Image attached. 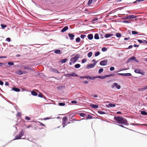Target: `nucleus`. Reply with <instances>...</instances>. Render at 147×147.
<instances>
[{"label":"nucleus","mask_w":147,"mask_h":147,"mask_svg":"<svg viewBox=\"0 0 147 147\" xmlns=\"http://www.w3.org/2000/svg\"><path fill=\"white\" fill-rule=\"evenodd\" d=\"M114 119L117 121V123L119 124L126 125L127 123L126 119L121 117L115 116L114 117Z\"/></svg>","instance_id":"obj_1"},{"label":"nucleus","mask_w":147,"mask_h":147,"mask_svg":"<svg viewBox=\"0 0 147 147\" xmlns=\"http://www.w3.org/2000/svg\"><path fill=\"white\" fill-rule=\"evenodd\" d=\"M80 57V55L78 54H77L74 57L71 58L70 60V62L69 63L70 65H71L72 63H75Z\"/></svg>","instance_id":"obj_2"},{"label":"nucleus","mask_w":147,"mask_h":147,"mask_svg":"<svg viewBox=\"0 0 147 147\" xmlns=\"http://www.w3.org/2000/svg\"><path fill=\"white\" fill-rule=\"evenodd\" d=\"M24 132L23 131H21L19 134L16 136L14 140L20 139L24 135Z\"/></svg>","instance_id":"obj_3"},{"label":"nucleus","mask_w":147,"mask_h":147,"mask_svg":"<svg viewBox=\"0 0 147 147\" xmlns=\"http://www.w3.org/2000/svg\"><path fill=\"white\" fill-rule=\"evenodd\" d=\"M115 86L118 89H119L121 88L120 86L119 85H118V84L116 83H114L111 86V88H113Z\"/></svg>","instance_id":"obj_4"},{"label":"nucleus","mask_w":147,"mask_h":147,"mask_svg":"<svg viewBox=\"0 0 147 147\" xmlns=\"http://www.w3.org/2000/svg\"><path fill=\"white\" fill-rule=\"evenodd\" d=\"M134 71L136 73L141 74L142 75H144V72L143 71L139 69H137L135 70Z\"/></svg>","instance_id":"obj_5"},{"label":"nucleus","mask_w":147,"mask_h":147,"mask_svg":"<svg viewBox=\"0 0 147 147\" xmlns=\"http://www.w3.org/2000/svg\"><path fill=\"white\" fill-rule=\"evenodd\" d=\"M96 63L95 62L93 64H91L88 65L86 66V68L88 69L93 67L96 65Z\"/></svg>","instance_id":"obj_6"},{"label":"nucleus","mask_w":147,"mask_h":147,"mask_svg":"<svg viewBox=\"0 0 147 147\" xmlns=\"http://www.w3.org/2000/svg\"><path fill=\"white\" fill-rule=\"evenodd\" d=\"M67 77H69L70 76H77L78 75L76 74V73L73 72L71 74H69L66 75Z\"/></svg>","instance_id":"obj_7"},{"label":"nucleus","mask_w":147,"mask_h":147,"mask_svg":"<svg viewBox=\"0 0 147 147\" xmlns=\"http://www.w3.org/2000/svg\"><path fill=\"white\" fill-rule=\"evenodd\" d=\"M107 63V60H104L101 61L100 63V65H106Z\"/></svg>","instance_id":"obj_8"},{"label":"nucleus","mask_w":147,"mask_h":147,"mask_svg":"<svg viewBox=\"0 0 147 147\" xmlns=\"http://www.w3.org/2000/svg\"><path fill=\"white\" fill-rule=\"evenodd\" d=\"M69 36L70 38V39L71 40H73L74 39L75 35L69 33Z\"/></svg>","instance_id":"obj_9"},{"label":"nucleus","mask_w":147,"mask_h":147,"mask_svg":"<svg viewBox=\"0 0 147 147\" xmlns=\"http://www.w3.org/2000/svg\"><path fill=\"white\" fill-rule=\"evenodd\" d=\"M22 72V70H20L16 71L15 72V73L18 75H21L23 74V73Z\"/></svg>","instance_id":"obj_10"},{"label":"nucleus","mask_w":147,"mask_h":147,"mask_svg":"<svg viewBox=\"0 0 147 147\" xmlns=\"http://www.w3.org/2000/svg\"><path fill=\"white\" fill-rule=\"evenodd\" d=\"M50 71L53 72L55 73H57L58 74L60 73V72L58 71L57 69H55L52 68L50 69Z\"/></svg>","instance_id":"obj_11"},{"label":"nucleus","mask_w":147,"mask_h":147,"mask_svg":"<svg viewBox=\"0 0 147 147\" xmlns=\"http://www.w3.org/2000/svg\"><path fill=\"white\" fill-rule=\"evenodd\" d=\"M136 17V16L134 15H130L127 16V18L128 19H133L135 18Z\"/></svg>","instance_id":"obj_12"},{"label":"nucleus","mask_w":147,"mask_h":147,"mask_svg":"<svg viewBox=\"0 0 147 147\" xmlns=\"http://www.w3.org/2000/svg\"><path fill=\"white\" fill-rule=\"evenodd\" d=\"M68 28L67 26H66L64 27L61 30V32H63L66 31L68 29Z\"/></svg>","instance_id":"obj_13"},{"label":"nucleus","mask_w":147,"mask_h":147,"mask_svg":"<svg viewBox=\"0 0 147 147\" xmlns=\"http://www.w3.org/2000/svg\"><path fill=\"white\" fill-rule=\"evenodd\" d=\"M113 35V34H107L105 35V37L106 38H108L109 37L112 36Z\"/></svg>","instance_id":"obj_14"},{"label":"nucleus","mask_w":147,"mask_h":147,"mask_svg":"<svg viewBox=\"0 0 147 147\" xmlns=\"http://www.w3.org/2000/svg\"><path fill=\"white\" fill-rule=\"evenodd\" d=\"M12 90H14V91L17 92H19L20 91V89L15 87H13V88H12Z\"/></svg>","instance_id":"obj_15"},{"label":"nucleus","mask_w":147,"mask_h":147,"mask_svg":"<svg viewBox=\"0 0 147 147\" xmlns=\"http://www.w3.org/2000/svg\"><path fill=\"white\" fill-rule=\"evenodd\" d=\"M88 38L89 40H91L93 38V35L92 34H89L88 36Z\"/></svg>","instance_id":"obj_16"},{"label":"nucleus","mask_w":147,"mask_h":147,"mask_svg":"<svg viewBox=\"0 0 147 147\" xmlns=\"http://www.w3.org/2000/svg\"><path fill=\"white\" fill-rule=\"evenodd\" d=\"M90 106L93 108L97 109L98 107V106L96 105L91 104L90 105Z\"/></svg>","instance_id":"obj_17"},{"label":"nucleus","mask_w":147,"mask_h":147,"mask_svg":"<svg viewBox=\"0 0 147 147\" xmlns=\"http://www.w3.org/2000/svg\"><path fill=\"white\" fill-rule=\"evenodd\" d=\"M31 94L33 96H36L37 95V93L34 91H32L31 92Z\"/></svg>","instance_id":"obj_18"},{"label":"nucleus","mask_w":147,"mask_h":147,"mask_svg":"<svg viewBox=\"0 0 147 147\" xmlns=\"http://www.w3.org/2000/svg\"><path fill=\"white\" fill-rule=\"evenodd\" d=\"M94 38L95 39H99V36L98 34H95Z\"/></svg>","instance_id":"obj_19"},{"label":"nucleus","mask_w":147,"mask_h":147,"mask_svg":"<svg viewBox=\"0 0 147 147\" xmlns=\"http://www.w3.org/2000/svg\"><path fill=\"white\" fill-rule=\"evenodd\" d=\"M67 59H63L61 60V62L62 63H65L67 61Z\"/></svg>","instance_id":"obj_20"},{"label":"nucleus","mask_w":147,"mask_h":147,"mask_svg":"<svg viewBox=\"0 0 147 147\" xmlns=\"http://www.w3.org/2000/svg\"><path fill=\"white\" fill-rule=\"evenodd\" d=\"M80 65L79 64H77L75 65L74 66L75 68H78L80 67Z\"/></svg>","instance_id":"obj_21"},{"label":"nucleus","mask_w":147,"mask_h":147,"mask_svg":"<svg viewBox=\"0 0 147 147\" xmlns=\"http://www.w3.org/2000/svg\"><path fill=\"white\" fill-rule=\"evenodd\" d=\"M141 114L144 115H147V113L144 111H141Z\"/></svg>","instance_id":"obj_22"},{"label":"nucleus","mask_w":147,"mask_h":147,"mask_svg":"<svg viewBox=\"0 0 147 147\" xmlns=\"http://www.w3.org/2000/svg\"><path fill=\"white\" fill-rule=\"evenodd\" d=\"M92 52H89L88 54V57H91L92 55Z\"/></svg>","instance_id":"obj_23"},{"label":"nucleus","mask_w":147,"mask_h":147,"mask_svg":"<svg viewBox=\"0 0 147 147\" xmlns=\"http://www.w3.org/2000/svg\"><path fill=\"white\" fill-rule=\"evenodd\" d=\"M131 74L129 73L124 74V76H131Z\"/></svg>","instance_id":"obj_24"},{"label":"nucleus","mask_w":147,"mask_h":147,"mask_svg":"<svg viewBox=\"0 0 147 147\" xmlns=\"http://www.w3.org/2000/svg\"><path fill=\"white\" fill-rule=\"evenodd\" d=\"M109 107H115V104H112V103L109 104Z\"/></svg>","instance_id":"obj_25"},{"label":"nucleus","mask_w":147,"mask_h":147,"mask_svg":"<svg viewBox=\"0 0 147 147\" xmlns=\"http://www.w3.org/2000/svg\"><path fill=\"white\" fill-rule=\"evenodd\" d=\"M23 69H26L27 70L28 69H30V70H31V69L30 68H29L28 67V66H24L23 67Z\"/></svg>","instance_id":"obj_26"},{"label":"nucleus","mask_w":147,"mask_h":147,"mask_svg":"<svg viewBox=\"0 0 147 147\" xmlns=\"http://www.w3.org/2000/svg\"><path fill=\"white\" fill-rule=\"evenodd\" d=\"M87 119H91L92 118V116L90 115H88L86 117Z\"/></svg>","instance_id":"obj_27"},{"label":"nucleus","mask_w":147,"mask_h":147,"mask_svg":"<svg viewBox=\"0 0 147 147\" xmlns=\"http://www.w3.org/2000/svg\"><path fill=\"white\" fill-rule=\"evenodd\" d=\"M55 53H56L60 54V51L59 50H55Z\"/></svg>","instance_id":"obj_28"},{"label":"nucleus","mask_w":147,"mask_h":147,"mask_svg":"<svg viewBox=\"0 0 147 147\" xmlns=\"http://www.w3.org/2000/svg\"><path fill=\"white\" fill-rule=\"evenodd\" d=\"M1 28L3 29H4L7 27V25H5V24H2L1 25Z\"/></svg>","instance_id":"obj_29"},{"label":"nucleus","mask_w":147,"mask_h":147,"mask_svg":"<svg viewBox=\"0 0 147 147\" xmlns=\"http://www.w3.org/2000/svg\"><path fill=\"white\" fill-rule=\"evenodd\" d=\"M100 54V53L99 51H98L95 53L94 55L96 57L99 55Z\"/></svg>","instance_id":"obj_30"},{"label":"nucleus","mask_w":147,"mask_h":147,"mask_svg":"<svg viewBox=\"0 0 147 147\" xmlns=\"http://www.w3.org/2000/svg\"><path fill=\"white\" fill-rule=\"evenodd\" d=\"M116 36L117 37H120L121 36V34L119 33H117L116 34Z\"/></svg>","instance_id":"obj_31"},{"label":"nucleus","mask_w":147,"mask_h":147,"mask_svg":"<svg viewBox=\"0 0 147 147\" xmlns=\"http://www.w3.org/2000/svg\"><path fill=\"white\" fill-rule=\"evenodd\" d=\"M144 90H145V89H144V87L143 88H140L138 89V90L139 91H143Z\"/></svg>","instance_id":"obj_32"},{"label":"nucleus","mask_w":147,"mask_h":147,"mask_svg":"<svg viewBox=\"0 0 147 147\" xmlns=\"http://www.w3.org/2000/svg\"><path fill=\"white\" fill-rule=\"evenodd\" d=\"M80 41V38L79 37H78L76 39V41L77 42H79Z\"/></svg>","instance_id":"obj_33"},{"label":"nucleus","mask_w":147,"mask_h":147,"mask_svg":"<svg viewBox=\"0 0 147 147\" xmlns=\"http://www.w3.org/2000/svg\"><path fill=\"white\" fill-rule=\"evenodd\" d=\"M8 64L10 65H14V63L13 62H8Z\"/></svg>","instance_id":"obj_34"},{"label":"nucleus","mask_w":147,"mask_h":147,"mask_svg":"<svg viewBox=\"0 0 147 147\" xmlns=\"http://www.w3.org/2000/svg\"><path fill=\"white\" fill-rule=\"evenodd\" d=\"M131 60H134L135 61H138L136 60L135 57H131Z\"/></svg>","instance_id":"obj_35"},{"label":"nucleus","mask_w":147,"mask_h":147,"mask_svg":"<svg viewBox=\"0 0 147 147\" xmlns=\"http://www.w3.org/2000/svg\"><path fill=\"white\" fill-rule=\"evenodd\" d=\"M103 71V69L102 68L100 69L98 71V73L99 74L101 73Z\"/></svg>","instance_id":"obj_36"},{"label":"nucleus","mask_w":147,"mask_h":147,"mask_svg":"<svg viewBox=\"0 0 147 147\" xmlns=\"http://www.w3.org/2000/svg\"><path fill=\"white\" fill-rule=\"evenodd\" d=\"M59 105L60 106H64L65 105V104L64 103L61 102V103H59Z\"/></svg>","instance_id":"obj_37"},{"label":"nucleus","mask_w":147,"mask_h":147,"mask_svg":"<svg viewBox=\"0 0 147 147\" xmlns=\"http://www.w3.org/2000/svg\"><path fill=\"white\" fill-rule=\"evenodd\" d=\"M96 78H100L101 79H104L105 78V76H98V77H96Z\"/></svg>","instance_id":"obj_38"},{"label":"nucleus","mask_w":147,"mask_h":147,"mask_svg":"<svg viewBox=\"0 0 147 147\" xmlns=\"http://www.w3.org/2000/svg\"><path fill=\"white\" fill-rule=\"evenodd\" d=\"M79 115L80 116L82 117H84L86 115L85 114H84V113H80Z\"/></svg>","instance_id":"obj_39"},{"label":"nucleus","mask_w":147,"mask_h":147,"mask_svg":"<svg viewBox=\"0 0 147 147\" xmlns=\"http://www.w3.org/2000/svg\"><path fill=\"white\" fill-rule=\"evenodd\" d=\"M98 113L100 114H103L105 113L104 112L101 111H98Z\"/></svg>","instance_id":"obj_40"},{"label":"nucleus","mask_w":147,"mask_h":147,"mask_svg":"<svg viewBox=\"0 0 147 147\" xmlns=\"http://www.w3.org/2000/svg\"><path fill=\"white\" fill-rule=\"evenodd\" d=\"M92 1L93 0H89L88 3V5H90L92 3Z\"/></svg>","instance_id":"obj_41"},{"label":"nucleus","mask_w":147,"mask_h":147,"mask_svg":"<svg viewBox=\"0 0 147 147\" xmlns=\"http://www.w3.org/2000/svg\"><path fill=\"white\" fill-rule=\"evenodd\" d=\"M107 50V49L106 47H103L102 49V51L103 52H105Z\"/></svg>","instance_id":"obj_42"},{"label":"nucleus","mask_w":147,"mask_h":147,"mask_svg":"<svg viewBox=\"0 0 147 147\" xmlns=\"http://www.w3.org/2000/svg\"><path fill=\"white\" fill-rule=\"evenodd\" d=\"M86 61H87V60L86 59H84L82 60V63H85V62H86Z\"/></svg>","instance_id":"obj_43"},{"label":"nucleus","mask_w":147,"mask_h":147,"mask_svg":"<svg viewBox=\"0 0 147 147\" xmlns=\"http://www.w3.org/2000/svg\"><path fill=\"white\" fill-rule=\"evenodd\" d=\"M90 77H90V76H86V77H82L81 76V77H80V78H87V79H90Z\"/></svg>","instance_id":"obj_44"},{"label":"nucleus","mask_w":147,"mask_h":147,"mask_svg":"<svg viewBox=\"0 0 147 147\" xmlns=\"http://www.w3.org/2000/svg\"><path fill=\"white\" fill-rule=\"evenodd\" d=\"M86 36L85 35H82L80 36V37L82 39H84L85 38Z\"/></svg>","instance_id":"obj_45"},{"label":"nucleus","mask_w":147,"mask_h":147,"mask_svg":"<svg viewBox=\"0 0 147 147\" xmlns=\"http://www.w3.org/2000/svg\"><path fill=\"white\" fill-rule=\"evenodd\" d=\"M132 34H137L138 33L137 32L134 31H132Z\"/></svg>","instance_id":"obj_46"},{"label":"nucleus","mask_w":147,"mask_h":147,"mask_svg":"<svg viewBox=\"0 0 147 147\" xmlns=\"http://www.w3.org/2000/svg\"><path fill=\"white\" fill-rule=\"evenodd\" d=\"M115 68L113 67H111L110 68V69L111 71H113L114 70Z\"/></svg>","instance_id":"obj_47"},{"label":"nucleus","mask_w":147,"mask_h":147,"mask_svg":"<svg viewBox=\"0 0 147 147\" xmlns=\"http://www.w3.org/2000/svg\"><path fill=\"white\" fill-rule=\"evenodd\" d=\"M25 119L27 120H30V118L28 116L25 117Z\"/></svg>","instance_id":"obj_48"},{"label":"nucleus","mask_w":147,"mask_h":147,"mask_svg":"<svg viewBox=\"0 0 147 147\" xmlns=\"http://www.w3.org/2000/svg\"><path fill=\"white\" fill-rule=\"evenodd\" d=\"M38 122L40 123V125L43 126H44V127H45V125L43 124L42 123H41V122Z\"/></svg>","instance_id":"obj_49"},{"label":"nucleus","mask_w":147,"mask_h":147,"mask_svg":"<svg viewBox=\"0 0 147 147\" xmlns=\"http://www.w3.org/2000/svg\"><path fill=\"white\" fill-rule=\"evenodd\" d=\"M38 96L39 97L42 98L43 97V95L42 93H40L38 94Z\"/></svg>","instance_id":"obj_50"},{"label":"nucleus","mask_w":147,"mask_h":147,"mask_svg":"<svg viewBox=\"0 0 147 147\" xmlns=\"http://www.w3.org/2000/svg\"><path fill=\"white\" fill-rule=\"evenodd\" d=\"M72 120H73V121H78V120H77V119H69V121H73Z\"/></svg>","instance_id":"obj_51"},{"label":"nucleus","mask_w":147,"mask_h":147,"mask_svg":"<svg viewBox=\"0 0 147 147\" xmlns=\"http://www.w3.org/2000/svg\"><path fill=\"white\" fill-rule=\"evenodd\" d=\"M6 40L8 42H10L11 41V39L10 38H7L6 39Z\"/></svg>","instance_id":"obj_52"},{"label":"nucleus","mask_w":147,"mask_h":147,"mask_svg":"<svg viewBox=\"0 0 147 147\" xmlns=\"http://www.w3.org/2000/svg\"><path fill=\"white\" fill-rule=\"evenodd\" d=\"M138 41L140 43H143V41H142V40L138 39Z\"/></svg>","instance_id":"obj_53"},{"label":"nucleus","mask_w":147,"mask_h":147,"mask_svg":"<svg viewBox=\"0 0 147 147\" xmlns=\"http://www.w3.org/2000/svg\"><path fill=\"white\" fill-rule=\"evenodd\" d=\"M67 119V118L66 117H64L63 119V120L64 121H65Z\"/></svg>","instance_id":"obj_54"},{"label":"nucleus","mask_w":147,"mask_h":147,"mask_svg":"<svg viewBox=\"0 0 147 147\" xmlns=\"http://www.w3.org/2000/svg\"><path fill=\"white\" fill-rule=\"evenodd\" d=\"M23 73V74H27L28 73V72L26 71H22V72Z\"/></svg>","instance_id":"obj_55"},{"label":"nucleus","mask_w":147,"mask_h":147,"mask_svg":"<svg viewBox=\"0 0 147 147\" xmlns=\"http://www.w3.org/2000/svg\"><path fill=\"white\" fill-rule=\"evenodd\" d=\"M96 78H97L96 77H90V79H91L92 80H94Z\"/></svg>","instance_id":"obj_56"},{"label":"nucleus","mask_w":147,"mask_h":147,"mask_svg":"<svg viewBox=\"0 0 147 147\" xmlns=\"http://www.w3.org/2000/svg\"><path fill=\"white\" fill-rule=\"evenodd\" d=\"M118 75L124 76V74L118 73L116 74V76Z\"/></svg>","instance_id":"obj_57"},{"label":"nucleus","mask_w":147,"mask_h":147,"mask_svg":"<svg viewBox=\"0 0 147 147\" xmlns=\"http://www.w3.org/2000/svg\"><path fill=\"white\" fill-rule=\"evenodd\" d=\"M71 102L72 103H77V102L75 100L71 101Z\"/></svg>","instance_id":"obj_58"},{"label":"nucleus","mask_w":147,"mask_h":147,"mask_svg":"<svg viewBox=\"0 0 147 147\" xmlns=\"http://www.w3.org/2000/svg\"><path fill=\"white\" fill-rule=\"evenodd\" d=\"M129 39H130V38H126H126H124V39L125 40H129Z\"/></svg>","instance_id":"obj_59"},{"label":"nucleus","mask_w":147,"mask_h":147,"mask_svg":"<svg viewBox=\"0 0 147 147\" xmlns=\"http://www.w3.org/2000/svg\"><path fill=\"white\" fill-rule=\"evenodd\" d=\"M110 77V75H106L105 76V78L107 77Z\"/></svg>","instance_id":"obj_60"},{"label":"nucleus","mask_w":147,"mask_h":147,"mask_svg":"<svg viewBox=\"0 0 147 147\" xmlns=\"http://www.w3.org/2000/svg\"><path fill=\"white\" fill-rule=\"evenodd\" d=\"M3 83L0 80V85H3Z\"/></svg>","instance_id":"obj_61"},{"label":"nucleus","mask_w":147,"mask_h":147,"mask_svg":"<svg viewBox=\"0 0 147 147\" xmlns=\"http://www.w3.org/2000/svg\"><path fill=\"white\" fill-rule=\"evenodd\" d=\"M67 124H66V122L65 121H64L63 122V125H67Z\"/></svg>","instance_id":"obj_62"},{"label":"nucleus","mask_w":147,"mask_h":147,"mask_svg":"<svg viewBox=\"0 0 147 147\" xmlns=\"http://www.w3.org/2000/svg\"><path fill=\"white\" fill-rule=\"evenodd\" d=\"M139 45H137V44H134V47H138Z\"/></svg>","instance_id":"obj_63"},{"label":"nucleus","mask_w":147,"mask_h":147,"mask_svg":"<svg viewBox=\"0 0 147 147\" xmlns=\"http://www.w3.org/2000/svg\"><path fill=\"white\" fill-rule=\"evenodd\" d=\"M143 43L147 44V41L146 40H144Z\"/></svg>","instance_id":"obj_64"}]
</instances>
